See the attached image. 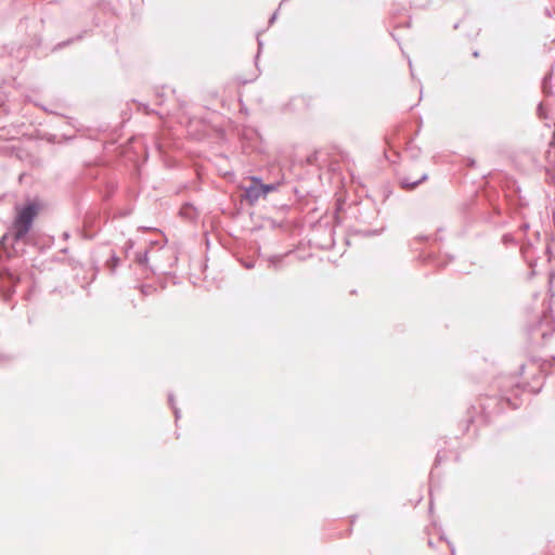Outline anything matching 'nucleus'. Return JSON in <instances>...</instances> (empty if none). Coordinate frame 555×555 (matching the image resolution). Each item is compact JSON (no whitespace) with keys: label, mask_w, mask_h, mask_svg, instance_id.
Segmentation results:
<instances>
[{"label":"nucleus","mask_w":555,"mask_h":555,"mask_svg":"<svg viewBox=\"0 0 555 555\" xmlns=\"http://www.w3.org/2000/svg\"><path fill=\"white\" fill-rule=\"evenodd\" d=\"M251 182L253 184L245 189L244 194L249 204H254L261 196H266L269 192L276 190V186L273 184H260L256 178H251Z\"/></svg>","instance_id":"obj_2"},{"label":"nucleus","mask_w":555,"mask_h":555,"mask_svg":"<svg viewBox=\"0 0 555 555\" xmlns=\"http://www.w3.org/2000/svg\"><path fill=\"white\" fill-rule=\"evenodd\" d=\"M39 209L40 206L37 203H29L23 208H16V217L13 223L16 240L24 237L28 233Z\"/></svg>","instance_id":"obj_1"}]
</instances>
